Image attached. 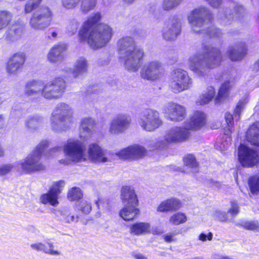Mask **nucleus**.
I'll use <instances>...</instances> for the list:
<instances>
[{"label": "nucleus", "mask_w": 259, "mask_h": 259, "mask_svg": "<svg viewBox=\"0 0 259 259\" xmlns=\"http://www.w3.org/2000/svg\"><path fill=\"white\" fill-rule=\"evenodd\" d=\"M63 150L67 158L61 159L59 162L65 165L69 164L71 162L84 161L87 157L95 162L105 163L109 161L107 152L97 144L89 145L87 155L84 143L76 139H68L64 145Z\"/></svg>", "instance_id": "f257e3e1"}, {"label": "nucleus", "mask_w": 259, "mask_h": 259, "mask_svg": "<svg viewBox=\"0 0 259 259\" xmlns=\"http://www.w3.org/2000/svg\"><path fill=\"white\" fill-rule=\"evenodd\" d=\"M101 18L100 13L92 14L83 23L78 34L80 41H87L93 50L106 46L112 36V28L109 25L98 24Z\"/></svg>", "instance_id": "f03ea898"}, {"label": "nucleus", "mask_w": 259, "mask_h": 259, "mask_svg": "<svg viewBox=\"0 0 259 259\" xmlns=\"http://www.w3.org/2000/svg\"><path fill=\"white\" fill-rule=\"evenodd\" d=\"M204 52H197L190 56L188 65L190 70L198 76H205L210 69L219 66L222 61L219 49L210 46L205 47Z\"/></svg>", "instance_id": "7ed1b4c3"}, {"label": "nucleus", "mask_w": 259, "mask_h": 259, "mask_svg": "<svg viewBox=\"0 0 259 259\" xmlns=\"http://www.w3.org/2000/svg\"><path fill=\"white\" fill-rule=\"evenodd\" d=\"M117 48L119 58L125 69L131 72H137L144 56L143 50L136 47L134 39L128 36L120 38Z\"/></svg>", "instance_id": "20e7f679"}, {"label": "nucleus", "mask_w": 259, "mask_h": 259, "mask_svg": "<svg viewBox=\"0 0 259 259\" xmlns=\"http://www.w3.org/2000/svg\"><path fill=\"white\" fill-rule=\"evenodd\" d=\"M42 0H28L24 8L26 14L33 12L29 21L30 28L35 31H44L50 25L53 13L50 8L42 6L38 8Z\"/></svg>", "instance_id": "39448f33"}, {"label": "nucleus", "mask_w": 259, "mask_h": 259, "mask_svg": "<svg viewBox=\"0 0 259 259\" xmlns=\"http://www.w3.org/2000/svg\"><path fill=\"white\" fill-rule=\"evenodd\" d=\"M47 141H42L23 160L16 162L14 164H7L0 166V176H3L9 173L14 167L21 165L23 170L26 172H32L42 170L45 166L40 162L42 153L48 146Z\"/></svg>", "instance_id": "423d86ee"}, {"label": "nucleus", "mask_w": 259, "mask_h": 259, "mask_svg": "<svg viewBox=\"0 0 259 259\" xmlns=\"http://www.w3.org/2000/svg\"><path fill=\"white\" fill-rule=\"evenodd\" d=\"M212 18L210 11L206 7H200L192 10L188 16V20L191 30L194 33L203 34L205 37H219L222 32L214 26L205 29L204 25L207 20Z\"/></svg>", "instance_id": "0eeeda50"}, {"label": "nucleus", "mask_w": 259, "mask_h": 259, "mask_svg": "<svg viewBox=\"0 0 259 259\" xmlns=\"http://www.w3.org/2000/svg\"><path fill=\"white\" fill-rule=\"evenodd\" d=\"M73 109L70 106L64 103L58 104L50 117L52 129L56 132L67 130L73 122Z\"/></svg>", "instance_id": "6e6552de"}, {"label": "nucleus", "mask_w": 259, "mask_h": 259, "mask_svg": "<svg viewBox=\"0 0 259 259\" xmlns=\"http://www.w3.org/2000/svg\"><path fill=\"white\" fill-rule=\"evenodd\" d=\"M192 79L186 71L177 68L171 73L169 85L174 93H179L189 90L192 87Z\"/></svg>", "instance_id": "1a4fd4ad"}, {"label": "nucleus", "mask_w": 259, "mask_h": 259, "mask_svg": "<svg viewBox=\"0 0 259 259\" xmlns=\"http://www.w3.org/2000/svg\"><path fill=\"white\" fill-rule=\"evenodd\" d=\"M138 122L141 128L147 132H153L162 124L159 113L151 109L143 111Z\"/></svg>", "instance_id": "9d476101"}, {"label": "nucleus", "mask_w": 259, "mask_h": 259, "mask_svg": "<svg viewBox=\"0 0 259 259\" xmlns=\"http://www.w3.org/2000/svg\"><path fill=\"white\" fill-rule=\"evenodd\" d=\"M66 82L61 77H57L43 86L42 97L46 99L54 100L61 98L66 90Z\"/></svg>", "instance_id": "9b49d317"}, {"label": "nucleus", "mask_w": 259, "mask_h": 259, "mask_svg": "<svg viewBox=\"0 0 259 259\" xmlns=\"http://www.w3.org/2000/svg\"><path fill=\"white\" fill-rule=\"evenodd\" d=\"M163 72L162 63L157 60H154L144 64L140 71V75L145 80L154 81L162 77Z\"/></svg>", "instance_id": "f8f14e48"}, {"label": "nucleus", "mask_w": 259, "mask_h": 259, "mask_svg": "<svg viewBox=\"0 0 259 259\" xmlns=\"http://www.w3.org/2000/svg\"><path fill=\"white\" fill-rule=\"evenodd\" d=\"M181 32V20L177 17H173L165 23L162 30V36L166 41H174Z\"/></svg>", "instance_id": "ddd939ff"}, {"label": "nucleus", "mask_w": 259, "mask_h": 259, "mask_svg": "<svg viewBox=\"0 0 259 259\" xmlns=\"http://www.w3.org/2000/svg\"><path fill=\"white\" fill-rule=\"evenodd\" d=\"M238 154L239 160L243 166H252L258 161L257 152L242 144L238 148Z\"/></svg>", "instance_id": "4468645a"}, {"label": "nucleus", "mask_w": 259, "mask_h": 259, "mask_svg": "<svg viewBox=\"0 0 259 259\" xmlns=\"http://www.w3.org/2000/svg\"><path fill=\"white\" fill-rule=\"evenodd\" d=\"M131 118L126 114H119L110 122L109 132L112 135H118L124 132L130 126Z\"/></svg>", "instance_id": "2eb2a0df"}, {"label": "nucleus", "mask_w": 259, "mask_h": 259, "mask_svg": "<svg viewBox=\"0 0 259 259\" xmlns=\"http://www.w3.org/2000/svg\"><path fill=\"white\" fill-rule=\"evenodd\" d=\"M147 150L142 146L135 145L121 149L116 153L121 159L135 160L143 157L146 154Z\"/></svg>", "instance_id": "dca6fc26"}, {"label": "nucleus", "mask_w": 259, "mask_h": 259, "mask_svg": "<svg viewBox=\"0 0 259 259\" xmlns=\"http://www.w3.org/2000/svg\"><path fill=\"white\" fill-rule=\"evenodd\" d=\"M190 133L186 126H176L168 130L165 135V140L167 142L175 143L186 141Z\"/></svg>", "instance_id": "f3484780"}, {"label": "nucleus", "mask_w": 259, "mask_h": 259, "mask_svg": "<svg viewBox=\"0 0 259 259\" xmlns=\"http://www.w3.org/2000/svg\"><path fill=\"white\" fill-rule=\"evenodd\" d=\"M64 185L65 182L63 181L54 183L49 191L41 195L40 201L44 204L49 203L52 206H56L59 203L58 196Z\"/></svg>", "instance_id": "a211bd4d"}, {"label": "nucleus", "mask_w": 259, "mask_h": 259, "mask_svg": "<svg viewBox=\"0 0 259 259\" xmlns=\"http://www.w3.org/2000/svg\"><path fill=\"white\" fill-rule=\"evenodd\" d=\"M163 112L172 121L182 120L185 115V109L180 105L174 103H168L163 108Z\"/></svg>", "instance_id": "6ab92c4d"}, {"label": "nucleus", "mask_w": 259, "mask_h": 259, "mask_svg": "<svg viewBox=\"0 0 259 259\" xmlns=\"http://www.w3.org/2000/svg\"><path fill=\"white\" fill-rule=\"evenodd\" d=\"M233 13H231L230 10L221 8L219 10L218 16L219 18L223 20L224 24H227L228 22L234 18L237 19L240 17L243 16L245 13V9L243 6L236 5L234 8Z\"/></svg>", "instance_id": "aec40b11"}, {"label": "nucleus", "mask_w": 259, "mask_h": 259, "mask_svg": "<svg viewBox=\"0 0 259 259\" xmlns=\"http://www.w3.org/2000/svg\"><path fill=\"white\" fill-rule=\"evenodd\" d=\"M23 30L24 27L22 22L19 20L15 21L6 31L5 39L9 42L17 40L21 37Z\"/></svg>", "instance_id": "412c9836"}, {"label": "nucleus", "mask_w": 259, "mask_h": 259, "mask_svg": "<svg viewBox=\"0 0 259 259\" xmlns=\"http://www.w3.org/2000/svg\"><path fill=\"white\" fill-rule=\"evenodd\" d=\"M43 86L41 81L33 79L28 81L25 84L24 93L27 97L33 98L42 97Z\"/></svg>", "instance_id": "4be33fe9"}, {"label": "nucleus", "mask_w": 259, "mask_h": 259, "mask_svg": "<svg viewBox=\"0 0 259 259\" xmlns=\"http://www.w3.org/2000/svg\"><path fill=\"white\" fill-rule=\"evenodd\" d=\"M206 122L205 114L201 111H195L189 123L185 125L188 130H198L204 126Z\"/></svg>", "instance_id": "5701e85b"}, {"label": "nucleus", "mask_w": 259, "mask_h": 259, "mask_svg": "<svg viewBox=\"0 0 259 259\" xmlns=\"http://www.w3.org/2000/svg\"><path fill=\"white\" fill-rule=\"evenodd\" d=\"M120 193V198L124 205L138 206V200L137 195L131 187L123 186Z\"/></svg>", "instance_id": "b1692460"}, {"label": "nucleus", "mask_w": 259, "mask_h": 259, "mask_svg": "<svg viewBox=\"0 0 259 259\" xmlns=\"http://www.w3.org/2000/svg\"><path fill=\"white\" fill-rule=\"evenodd\" d=\"M181 207V200L172 197L162 201L157 207V210L161 212H174L179 210Z\"/></svg>", "instance_id": "393cba45"}, {"label": "nucleus", "mask_w": 259, "mask_h": 259, "mask_svg": "<svg viewBox=\"0 0 259 259\" xmlns=\"http://www.w3.org/2000/svg\"><path fill=\"white\" fill-rule=\"evenodd\" d=\"M246 52L245 44L243 42L235 44L229 47L228 55L232 61H236L241 60Z\"/></svg>", "instance_id": "a878e982"}, {"label": "nucleus", "mask_w": 259, "mask_h": 259, "mask_svg": "<svg viewBox=\"0 0 259 259\" xmlns=\"http://www.w3.org/2000/svg\"><path fill=\"white\" fill-rule=\"evenodd\" d=\"M239 212V207L237 203L235 201L231 202V207L228 210L227 213L217 211L214 213V217L218 220L222 222L231 221L232 218L237 215Z\"/></svg>", "instance_id": "bb28decb"}, {"label": "nucleus", "mask_w": 259, "mask_h": 259, "mask_svg": "<svg viewBox=\"0 0 259 259\" xmlns=\"http://www.w3.org/2000/svg\"><path fill=\"white\" fill-rule=\"evenodd\" d=\"M66 49L65 45H59L52 48L47 55L48 60L52 63L61 61L64 59V52Z\"/></svg>", "instance_id": "cd10ccee"}, {"label": "nucleus", "mask_w": 259, "mask_h": 259, "mask_svg": "<svg viewBox=\"0 0 259 259\" xmlns=\"http://www.w3.org/2000/svg\"><path fill=\"white\" fill-rule=\"evenodd\" d=\"M95 126V121L90 117L83 118L81 121L79 129V137L83 140H87L91 134Z\"/></svg>", "instance_id": "c85d7f7f"}, {"label": "nucleus", "mask_w": 259, "mask_h": 259, "mask_svg": "<svg viewBox=\"0 0 259 259\" xmlns=\"http://www.w3.org/2000/svg\"><path fill=\"white\" fill-rule=\"evenodd\" d=\"M44 119L39 115L29 116L25 121V125L31 132L38 130L44 123Z\"/></svg>", "instance_id": "c756f323"}, {"label": "nucleus", "mask_w": 259, "mask_h": 259, "mask_svg": "<svg viewBox=\"0 0 259 259\" xmlns=\"http://www.w3.org/2000/svg\"><path fill=\"white\" fill-rule=\"evenodd\" d=\"M246 139L252 145L259 146V122L252 124L246 133Z\"/></svg>", "instance_id": "7c9ffc66"}, {"label": "nucleus", "mask_w": 259, "mask_h": 259, "mask_svg": "<svg viewBox=\"0 0 259 259\" xmlns=\"http://www.w3.org/2000/svg\"><path fill=\"white\" fill-rule=\"evenodd\" d=\"M88 64L86 59L83 57L79 58L74 65L72 71L74 77L77 78L87 73L88 68Z\"/></svg>", "instance_id": "2f4dec72"}, {"label": "nucleus", "mask_w": 259, "mask_h": 259, "mask_svg": "<svg viewBox=\"0 0 259 259\" xmlns=\"http://www.w3.org/2000/svg\"><path fill=\"white\" fill-rule=\"evenodd\" d=\"M137 206L124 205L119 212L120 217L126 221L132 220L139 213L140 211Z\"/></svg>", "instance_id": "473e14b6"}, {"label": "nucleus", "mask_w": 259, "mask_h": 259, "mask_svg": "<svg viewBox=\"0 0 259 259\" xmlns=\"http://www.w3.org/2000/svg\"><path fill=\"white\" fill-rule=\"evenodd\" d=\"M184 162L188 172L196 173L198 171V165L193 155H187L184 158Z\"/></svg>", "instance_id": "72a5a7b5"}, {"label": "nucleus", "mask_w": 259, "mask_h": 259, "mask_svg": "<svg viewBox=\"0 0 259 259\" xmlns=\"http://www.w3.org/2000/svg\"><path fill=\"white\" fill-rule=\"evenodd\" d=\"M49 248H48L45 244L42 243H36L31 244V247L37 251H42L46 253L51 255H59V252L53 249V245L52 243H47Z\"/></svg>", "instance_id": "f704fd0d"}, {"label": "nucleus", "mask_w": 259, "mask_h": 259, "mask_svg": "<svg viewBox=\"0 0 259 259\" xmlns=\"http://www.w3.org/2000/svg\"><path fill=\"white\" fill-rule=\"evenodd\" d=\"M13 18V14L7 10H0V30L6 28Z\"/></svg>", "instance_id": "c9c22d12"}, {"label": "nucleus", "mask_w": 259, "mask_h": 259, "mask_svg": "<svg viewBox=\"0 0 259 259\" xmlns=\"http://www.w3.org/2000/svg\"><path fill=\"white\" fill-rule=\"evenodd\" d=\"M98 0H80V10L83 14H87L94 9Z\"/></svg>", "instance_id": "e433bc0d"}, {"label": "nucleus", "mask_w": 259, "mask_h": 259, "mask_svg": "<svg viewBox=\"0 0 259 259\" xmlns=\"http://www.w3.org/2000/svg\"><path fill=\"white\" fill-rule=\"evenodd\" d=\"M231 87V84L230 81H225L221 86L218 95L215 98L217 101H221L224 98L226 97L229 94V91Z\"/></svg>", "instance_id": "4c0bfd02"}, {"label": "nucleus", "mask_w": 259, "mask_h": 259, "mask_svg": "<svg viewBox=\"0 0 259 259\" xmlns=\"http://www.w3.org/2000/svg\"><path fill=\"white\" fill-rule=\"evenodd\" d=\"M214 94V89L211 87H209L207 92L200 96L199 102L201 105L207 104L212 99Z\"/></svg>", "instance_id": "58836bf2"}, {"label": "nucleus", "mask_w": 259, "mask_h": 259, "mask_svg": "<svg viewBox=\"0 0 259 259\" xmlns=\"http://www.w3.org/2000/svg\"><path fill=\"white\" fill-rule=\"evenodd\" d=\"M9 61L22 68L25 61V54L23 52L17 53L11 57Z\"/></svg>", "instance_id": "ea45409f"}, {"label": "nucleus", "mask_w": 259, "mask_h": 259, "mask_svg": "<svg viewBox=\"0 0 259 259\" xmlns=\"http://www.w3.org/2000/svg\"><path fill=\"white\" fill-rule=\"evenodd\" d=\"M187 217L185 213L179 212L172 214L169 218V222L174 225H179L186 222Z\"/></svg>", "instance_id": "a19ab883"}, {"label": "nucleus", "mask_w": 259, "mask_h": 259, "mask_svg": "<svg viewBox=\"0 0 259 259\" xmlns=\"http://www.w3.org/2000/svg\"><path fill=\"white\" fill-rule=\"evenodd\" d=\"M82 197V193L78 187L71 188L68 193L67 197L70 201L77 200Z\"/></svg>", "instance_id": "79ce46f5"}, {"label": "nucleus", "mask_w": 259, "mask_h": 259, "mask_svg": "<svg viewBox=\"0 0 259 259\" xmlns=\"http://www.w3.org/2000/svg\"><path fill=\"white\" fill-rule=\"evenodd\" d=\"M183 0H163L162 8L165 11H169L176 8Z\"/></svg>", "instance_id": "37998d69"}, {"label": "nucleus", "mask_w": 259, "mask_h": 259, "mask_svg": "<svg viewBox=\"0 0 259 259\" xmlns=\"http://www.w3.org/2000/svg\"><path fill=\"white\" fill-rule=\"evenodd\" d=\"M248 185L251 193L259 191V176H254L248 180Z\"/></svg>", "instance_id": "c03bdc74"}, {"label": "nucleus", "mask_w": 259, "mask_h": 259, "mask_svg": "<svg viewBox=\"0 0 259 259\" xmlns=\"http://www.w3.org/2000/svg\"><path fill=\"white\" fill-rule=\"evenodd\" d=\"M79 25V23L77 20L73 19L70 20L68 22L66 27V31L67 33L69 35L74 34L78 29Z\"/></svg>", "instance_id": "a18cd8bd"}, {"label": "nucleus", "mask_w": 259, "mask_h": 259, "mask_svg": "<svg viewBox=\"0 0 259 259\" xmlns=\"http://www.w3.org/2000/svg\"><path fill=\"white\" fill-rule=\"evenodd\" d=\"M170 143L167 142L166 140H165V136L163 139H160L157 141L154 144V146L151 147V150H162L167 148L168 145Z\"/></svg>", "instance_id": "49530a36"}, {"label": "nucleus", "mask_w": 259, "mask_h": 259, "mask_svg": "<svg viewBox=\"0 0 259 259\" xmlns=\"http://www.w3.org/2000/svg\"><path fill=\"white\" fill-rule=\"evenodd\" d=\"M80 0H62V6L66 9H72L76 7Z\"/></svg>", "instance_id": "de8ad7c7"}, {"label": "nucleus", "mask_w": 259, "mask_h": 259, "mask_svg": "<svg viewBox=\"0 0 259 259\" xmlns=\"http://www.w3.org/2000/svg\"><path fill=\"white\" fill-rule=\"evenodd\" d=\"M77 207L78 209L84 213H89L92 209L91 203L86 200L81 201Z\"/></svg>", "instance_id": "09e8293b"}, {"label": "nucleus", "mask_w": 259, "mask_h": 259, "mask_svg": "<svg viewBox=\"0 0 259 259\" xmlns=\"http://www.w3.org/2000/svg\"><path fill=\"white\" fill-rule=\"evenodd\" d=\"M21 69V68L19 67L18 66L13 63L12 62H11V61L9 60L6 67L7 72L9 74H15Z\"/></svg>", "instance_id": "8fccbe9b"}, {"label": "nucleus", "mask_w": 259, "mask_h": 259, "mask_svg": "<svg viewBox=\"0 0 259 259\" xmlns=\"http://www.w3.org/2000/svg\"><path fill=\"white\" fill-rule=\"evenodd\" d=\"M149 228H131V233L134 235H139L148 232Z\"/></svg>", "instance_id": "3c124183"}, {"label": "nucleus", "mask_w": 259, "mask_h": 259, "mask_svg": "<svg viewBox=\"0 0 259 259\" xmlns=\"http://www.w3.org/2000/svg\"><path fill=\"white\" fill-rule=\"evenodd\" d=\"M244 107V103L242 101H240L238 103V104L236 106V107L234 110L235 117H236L237 116H238V118H239L240 114H241L242 111L243 110Z\"/></svg>", "instance_id": "603ef678"}, {"label": "nucleus", "mask_w": 259, "mask_h": 259, "mask_svg": "<svg viewBox=\"0 0 259 259\" xmlns=\"http://www.w3.org/2000/svg\"><path fill=\"white\" fill-rule=\"evenodd\" d=\"M207 3L211 7L219 8L223 3L222 0H205Z\"/></svg>", "instance_id": "864d4df0"}, {"label": "nucleus", "mask_w": 259, "mask_h": 259, "mask_svg": "<svg viewBox=\"0 0 259 259\" xmlns=\"http://www.w3.org/2000/svg\"><path fill=\"white\" fill-rule=\"evenodd\" d=\"M178 234V232L170 233L166 235H163V237L164 241L166 243H171L175 241L174 237L175 235Z\"/></svg>", "instance_id": "5fc2aeb1"}, {"label": "nucleus", "mask_w": 259, "mask_h": 259, "mask_svg": "<svg viewBox=\"0 0 259 259\" xmlns=\"http://www.w3.org/2000/svg\"><path fill=\"white\" fill-rule=\"evenodd\" d=\"M198 239L203 242L206 240L211 241L212 239V234L211 232H209L207 234L201 233L199 235Z\"/></svg>", "instance_id": "6e6d98bb"}, {"label": "nucleus", "mask_w": 259, "mask_h": 259, "mask_svg": "<svg viewBox=\"0 0 259 259\" xmlns=\"http://www.w3.org/2000/svg\"><path fill=\"white\" fill-rule=\"evenodd\" d=\"M63 219L67 223L75 222L78 221V218L75 217L74 215H63Z\"/></svg>", "instance_id": "4d7b16f0"}, {"label": "nucleus", "mask_w": 259, "mask_h": 259, "mask_svg": "<svg viewBox=\"0 0 259 259\" xmlns=\"http://www.w3.org/2000/svg\"><path fill=\"white\" fill-rule=\"evenodd\" d=\"M148 232L152 234L153 235L160 236L163 234L164 231L160 228H152V229L148 231Z\"/></svg>", "instance_id": "13d9d810"}, {"label": "nucleus", "mask_w": 259, "mask_h": 259, "mask_svg": "<svg viewBox=\"0 0 259 259\" xmlns=\"http://www.w3.org/2000/svg\"><path fill=\"white\" fill-rule=\"evenodd\" d=\"M242 227H258V223L256 221H244L241 224Z\"/></svg>", "instance_id": "bf43d9fd"}, {"label": "nucleus", "mask_w": 259, "mask_h": 259, "mask_svg": "<svg viewBox=\"0 0 259 259\" xmlns=\"http://www.w3.org/2000/svg\"><path fill=\"white\" fill-rule=\"evenodd\" d=\"M226 121L229 127L232 125L233 123V115L229 113H226L225 115Z\"/></svg>", "instance_id": "052dcab7"}, {"label": "nucleus", "mask_w": 259, "mask_h": 259, "mask_svg": "<svg viewBox=\"0 0 259 259\" xmlns=\"http://www.w3.org/2000/svg\"><path fill=\"white\" fill-rule=\"evenodd\" d=\"M108 60L107 57L100 58L97 60V64L100 66L105 65L108 64Z\"/></svg>", "instance_id": "680f3d73"}, {"label": "nucleus", "mask_w": 259, "mask_h": 259, "mask_svg": "<svg viewBox=\"0 0 259 259\" xmlns=\"http://www.w3.org/2000/svg\"><path fill=\"white\" fill-rule=\"evenodd\" d=\"M132 256L135 259H148L146 256L141 253H133L132 254Z\"/></svg>", "instance_id": "e2e57ef3"}, {"label": "nucleus", "mask_w": 259, "mask_h": 259, "mask_svg": "<svg viewBox=\"0 0 259 259\" xmlns=\"http://www.w3.org/2000/svg\"><path fill=\"white\" fill-rule=\"evenodd\" d=\"M149 225L146 223H137L133 224L132 227H149Z\"/></svg>", "instance_id": "0e129e2a"}, {"label": "nucleus", "mask_w": 259, "mask_h": 259, "mask_svg": "<svg viewBox=\"0 0 259 259\" xmlns=\"http://www.w3.org/2000/svg\"><path fill=\"white\" fill-rule=\"evenodd\" d=\"M62 150L61 147H54L53 149L51 150L52 152H58V151H61Z\"/></svg>", "instance_id": "69168bd1"}, {"label": "nucleus", "mask_w": 259, "mask_h": 259, "mask_svg": "<svg viewBox=\"0 0 259 259\" xmlns=\"http://www.w3.org/2000/svg\"><path fill=\"white\" fill-rule=\"evenodd\" d=\"M4 123V118L3 115H0V129L2 128Z\"/></svg>", "instance_id": "338daca9"}, {"label": "nucleus", "mask_w": 259, "mask_h": 259, "mask_svg": "<svg viewBox=\"0 0 259 259\" xmlns=\"http://www.w3.org/2000/svg\"><path fill=\"white\" fill-rule=\"evenodd\" d=\"M5 154V151L3 149V148L0 145V157H2Z\"/></svg>", "instance_id": "774afa93"}]
</instances>
